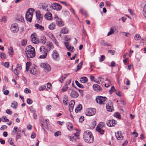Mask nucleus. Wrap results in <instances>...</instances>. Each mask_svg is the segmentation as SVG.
<instances>
[{
    "instance_id": "nucleus-1",
    "label": "nucleus",
    "mask_w": 146,
    "mask_h": 146,
    "mask_svg": "<svg viewBox=\"0 0 146 146\" xmlns=\"http://www.w3.org/2000/svg\"><path fill=\"white\" fill-rule=\"evenodd\" d=\"M25 52L27 58H32L35 56V48L30 45L27 47Z\"/></svg>"
},
{
    "instance_id": "nucleus-2",
    "label": "nucleus",
    "mask_w": 146,
    "mask_h": 146,
    "mask_svg": "<svg viewBox=\"0 0 146 146\" xmlns=\"http://www.w3.org/2000/svg\"><path fill=\"white\" fill-rule=\"evenodd\" d=\"M83 138L85 142L89 143H92L94 141V137L92 134L89 131H86L84 132Z\"/></svg>"
},
{
    "instance_id": "nucleus-3",
    "label": "nucleus",
    "mask_w": 146,
    "mask_h": 146,
    "mask_svg": "<svg viewBox=\"0 0 146 146\" xmlns=\"http://www.w3.org/2000/svg\"><path fill=\"white\" fill-rule=\"evenodd\" d=\"M34 12L35 10L33 9L29 8L27 9L25 16V18L27 21L30 22H31Z\"/></svg>"
},
{
    "instance_id": "nucleus-4",
    "label": "nucleus",
    "mask_w": 146,
    "mask_h": 146,
    "mask_svg": "<svg viewBox=\"0 0 146 146\" xmlns=\"http://www.w3.org/2000/svg\"><path fill=\"white\" fill-rule=\"evenodd\" d=\"M107 98L105 97L98 96L96 98V102L100 105L104 104L106 101Z\"/></svg>"
},
{
    "instance_id": "nucleus-5",
    "label": "nucleus",
    "mask_w": 146,
    "mask_h": 146,
    "mask_svg": "<svg viewBox=\"0 0 146 146\" xmlns=\"http://www.w3.org/2000/svg\"><path fill=\"white\" fill-rule=\"evenodd\" d=\"M40 51L42 53H43V54L40 56L39 57V58H46L47 53V50L45 49L44 46H41L40 48Z\"/></svg>"
},
{
    "instance_id": "nucleus-6",
    "label": "nucleus",
    "mask_w": 146,
    "mask_h": 146,
    "mask_svg": "<svg viewBox=\"0 0 146 146\" xmlns=\"http://www.w3.org/2000/svg\"><path fill=\"white\" fill-rule=\"evenodd\" d=\"M104 127V123L102 122H100L97 126L96 130L97 131L101 134H103L104 133V131L102 129Z\"/></svg>"
},
{
    "instance_id": "nucleus-7",
    "label": "nucleus",
    "mask_w": 146,
    "mask_h": 146,
    "mask_svg": "<svg viewBox=\"0 0 146 146\" xmlns=\"http://www.w3.org/2000/svg\"><path fill=\"white\" fill-rule=\"evenodd\" d=\"M46 35L56 44V46L58 45V42L56 41L53 34L49 32H46Z\"/></svg>"
},
{
    "instance_id": "nucleus-8",
    "label": "nucleus",
    "mask_w": 146,
    "mask_h": 146,
    "mask_svg": "<svg viewBox=\"0 0 146 146\" xmlns=\"http://www.w3.org/2000/svg\"><path fill=\"white\" fill-rule=\"evenodd\" d=\"M96 111L95 109L93 108H89L87 109L86 111V115L88 116H91L95 114Z\"/></svg>"
},
{
    "instance_id": "nucleus-9",
    "label": "nucleus",
    "mask_w": 146,
    "mask_h": 146,
    "mask_svg": "<svg viewBox=\"0 0 146 146\" xmlns=\"http://www.w3.org/2000/svg\"><path fill=\"white\" fill-rule=\"evenodd\" d=\"M40 66L42 68H43L46 72L50 71L51 70L50 65L47 63H41L40 64Z\"/></svg>"
},
{
    "instance_id": "nucleus-10",
    "label": "nucleus",
    "mask_w": 146,
    "mask_h": 146,
    "mask_svg": "<svg viewBox=\"0 0 146 146\" xmlns=\"http://www.w3.org/2000/svg\"><path fill=\"white\" fill-rule=\"evenodd\" d=\"M54 18L56 20V23L58 26L61 27L64 25V23L61 19L59 18L57 15H55Z\"/></svg>"
},
{
    "instance_id": "nucleus-11",
    "label": "nucleus",
    "mask_w": 146,
    "mask_h": 146,
    "mask_svg": "<svg viewBox=\"0 0 146 146\" xmlns=\"http://www.w3.org/2000/svg\"><path fill=\"white\" fill-rule=\"evenodd\" d=\"M52 57L53 60L55 61L58 60L59 59V54L58 52L56 50H54L52 54Z\"/></svg>"
},
{
    "instance_id": "nucleus-12",
    "label": "nucleus",
    "mask_w": 146,
    "mask_h": 146,
    "mask_svg": "<svg viewBox=\"0 0 146 146\" xmlns=\"http://www.w3.org/2000/svg\"><path fill=\"white\" fill-rule=\"evenodd\" d=\"M52 9L57 11H60L62 8V6L59 3H55L52 4L51 5Z\"/></svg>"
},
{
    "instance_id": "nucleus-13",
    "label": "nucleus",
    "mask_w": 146,
    "mask_h": 146,
    "mask_svg": "<svg viewBox=\"0 0 146 146\" xmlns=\"http://www.w3.org/2000/svg\"><path fill=\"white\" fill-rule=\"evenodd\" d=\"M11 31L14 33L18 32L19 30V28L17 24L16 23L13 24L11 27Z\"/></svg>"
},
{
    "instance_id": "nucleus-14",
    "label": "nucleus",
    "mask_w": 146,
    "mask_h": 146,
    "mask_svg": "<svg viewBox=\"0 0 146 146\" xmlns=\"http://www.w3.org/2000/svg\"><path fill=\"white\" fill-rule=\"evenodd\" d=\"M36 14L38 23H41L42 20L43 15H41L40 11H36Z\"/></svg>"
},
{
    "instance_id": "nucleus-15",
    "label": "nucleus",
    "mask_w": 146,
    "mask_h": 146,
    "mask_svg": "<svg viewBox=\"0 0 146 146\" xmlns=\"http://www.w3.org/2000/svg\"><path fill=\"white\" fill-rule=\"evenodd\" d=\"M31 40L33 43L36 44L39 42V40L36 35L32 34L31 36Z\"/></svg>"
},
{
    "instance_id": "nucleus-16",
    "label": "nucleus",
    "mask_w": 146,
    "mask_h": 146,
    "mask_svg": "<svg viewBox=\"0 0 146 146\" xmlns=\"http://www.w3.org/2000/svg\"><path fill=\"white\" fill-rule=\"evenodd\" d=\"M106 107L108 111L111 112L113 110V104L111 102L107 104L106 106Z\"/></svg>"
},
{
    "instance_id": "nucleus-17",
    "label": "nucleus",
    "mask_w": 146,
    "mask_h": 146,
    "mask_svg": "<svg viewBox=\"0 0 146 146\" xmlns=\"http://www.w3.org/2000/svg\"><path fill=\"white\" fill-rule=\"evenodd\" d=\"M64 44L68 50L72 52L74 51V47L71 46L70 45L69 43V42H64Z\"/></svg>"
},
{
    "instance_id": "nucleus-18",
    "label": "nucleus",
    "mask_w": 146,
    "mask_h": 146,
    "mask_svg": "<svg viewBox=\"0 0 146 146\" xmlns=\"http://www.w3.org/2000/svg\"><path fill=\"white\" fill-rule=\"evenodd\" d=\"M107 125L110 127L114 126L116 124V121L113 119L108 121L107 123Z\"/></svg>"
},
{
    "instance_id": "nucleus-19",
    "label": "nucleus",
    "mask_w": 146,
    "mask_h": 146,
    "mask_svg": "<svg viewBox=\"0 0 146 146\" xmlns=\"http://www.w3.org/2000/svg\"><path fill=\"white\" fill-rule=\"evenodd\" d=\"M115 136L117 139L119 140H121L123 139V137L121 135L120 131H118L115 134Z\"/></svg>"
},
{
    "instance_id": "nucleus-20",
    "label": "nucleus",
    "mask_w": 146,
    "mask_h": 146,
    "mask_svg": "<svg viewBox=\"0 0 146 146\" xmlns=\"http://www.w3.org/2000/svg\"><path fill=\"white\" fill-rule=\"evenodd\" d=\"M75 103V101L73 100H71L70 102L69 105V110L70 111L73 110Z\"/></svg>"
},
{
    "instance_id": "nucleus-21",
    "label": "nucleus",
    "mask_w": 146,
    "mask_h": 146,
    "mask_svg": "<svg viewBox=\"0 0 146 146\" xmlns=\"http://www.w3.org/2000/svg\"><path fill=\"white\" fill-rule=\"evenodd\" d=\"M78 92L75 90H72L70 94V96L71 97L76 98L78 96Z\"/></svg>"
},
{
    "instance_id": "nucleus-22",
    "label": "nucleus",
    "mask_w": 146,
    "mask_h": 146,
    "mask_svg": "<svg viewBox=\"0 0 146 146\" xmlns=\"http://www.w3.org/2000/svg\"><path fill=\"white\" fill-rule=\"evenodd\" d=\"M93 88L94 90L96 92L100 91L102 90V88L100 87L98 84H96L93 85Z\"/></svg>"
},
{
    "instance_id": "nucleus-23",
    "label": "nucleus",
    "mask_w": 146,
    "mask_h": 146,
    "mask_svg": "<svg viewBox=\"0 0 146 146\" xmlns=\"http://www.w3.org/2000/svg\"><path fill=\"white\" fill-rule=\"evenodd\" d=\"M44 17L46 19L48 20H51L52 19V14L50 13L46 14Z\"/></svg>"
},
{
    "instance_id": "nucleus-24",
    "label": "nucleus",
    "mask_w": 146,
    "mask_h": 146,
    "mask_svg": "<svg viewBox=\"0 0 146 146\" xmlns=\"http://www.w3.org/2000/svg\"><path fill=\"white\" fill-rule=\"evenodd\" d=\"M46 46L49 49H51L53 48V46L52 43L50 42H48L46 44Z\"/></svg>"
},
{
    "instance_id": "nucleus-25",
    "label": "nucleus",
    "mask_w": 146,
    "mask_h": 146,
    "mask_svg": "<svg viewBox=\"0 0 146 146\" xmlns=\"http://www.w3.org/2000/svg\"><path fill=\"white\" fill-rule=\"evenodd\" d=\"M8 50L9 55L11 57L14 52L13 49L12 47H10L9 48Z\"/></svg>"
},
{
    "instance_id": "nucleus-26",
    "label": "nucleus",
    "mask_w": 146,
    "mask_h": 146,
    "mask_svg": "<svg viewBox=\"0 0 146 146\" xmlns=\"http://www.w3.org/2000/svg\"><path fill=\"white\" fill-rule=\"evenodd\" d=\"M66 125L69 131H72L73 127L72 124L70 122H68L67 123Z\"/></svg>"
},
{
    "instance_id": "nucleus-27",
    "label": "nucleus",
    "mask_w": 146,
    "mask_h": 146,
    "mask_svg": "<svg viewBox=\"0 0 146 146\" xmlns=\"http://www.w3.org/2000/svg\"><path fill=\"white\" fill-rule=\"evenodd\" d=\"M80 81L82 83H86L88 81V78L86 77H83L80 78Z\"/></svg>"
},
{
    "instance_id": "nucleus-28",
    "label": "nucleus",
    "mask_w": 146,
    "mask_h": 146,
    "mask_svg": "<svg viewBox=\"0 0 146 146\" xmlns=\"http://www.w3.org/2000/svg\"><path fill=\"white\" fill-rule=\"evenodd\" d=\"M35 27H36L37 29H39L41 31H43L44 30V27H43L38 24H36L35 25Z\"/></svg>"
},
{
    "instance_id": "nucleus-29",
    "label": "nucleus",
    "mask_w": 146,
    "mask_h": 146,
    "mask_svg": "<svg viewBox=\"0 0 146 146\" xmlns=\"http://www.w3.org/2000/svg\"><path fill=\"white\" fill-rule=\"evenodd\" d=\"M31 73L33 75H35L36 72V70L34 67H33L30 70Z\"/></svg>"
},
{
    "instance_id": "nucleus-30",
    "label": "nucleus",
    "mask_w": 146,
    "mask_h": 146,
    "mask_svg": "<svg viewBox=\"0 0 146 146\" xmlns=\"http://www.w3.org/2000/svg\"><path fill=\"white\" fill-rule=\"evenodd\" d=\"M55 25L53 23H52L48 26V28L50 30H53L55 28Z\"/></svg>"
},
{
    "instance_id": "nucleus-31",
    "label": "nucleus",
    "mask_w": 146,
    "mask_h": 146,
    "mask_svg": "<svg viewBox=\"0 0 146 146\" xmlns=\"http://www.w3.org/2000/svg\"><path fill=\"white\" fill-rule=\"evenodd\" d=\"M68 31L67 28L66 27H64L62 28L61 31V33L64 34H66L68 33Z\"/></svg>"
},
{
    "instance_id": "nucleus-32",
    "label": "nucleus",
    "mask_w": 146,
    "mask_h": 146,
    "mask_svg": "<svg viewBox=\"0 0 146 146\" xmlns=\"http://www.w3.org/2000/svg\"><path fill=\"white\" fill-rule=\"evenodd\" d=\"M98 79L99 80L96 81H95V82L97 83L98 84H101L102 83V82L104 81V79L102 78L101 77H99L98 78Z\"/></svg>"
},
{
    "instance_id": "nucleus-33",
    "label": "nucleus",
    "mask_w": 146,
    "mask_h": 146,
    "mask_svg": "<svg viewBox=\"0 0 146 146\" xmlns=\"http://www.w3.org/2000/svg\"><path fill=\"white\" fill-rule=\"evenodd\" d=\"M41 5L42 9H46L48 6V4L46 3H42Z\"/></svg>"
},
{
    "instance_id": "nucleus-34",
    "label": "nucleus",
    "mask_w": 146,
    "mask_h": 146,
    "mask_svg": "<svg viewBox=\"0 0 146 146\" xmlns=\"http://www.w3.org/2000/svg\"><path fill=\"white\" fill-rule=\"evenodd\" d=\"M83 63L82 62H81L77 65V69L76 70H75L76 72H77L79 70L82 68V65Z\"/></svg>"
},
{
    "instance_id": "nucleus-35",
    "label": "nucleus",
    "mask_w": 146,
    "mask_h": 146,
    "mask_svg": "<svg viewBox=\"0 0 146 146\" xmlns=\"http://www.w3.org/2000/svg\"><path fill=\"white\" fill-rule=\"evenodd\" d=\"M0 57L2 59H6V55L4 52H0Z\"/></svg>"
},
{
    "instance_id": "nucleus-36",
    "label": "nucleus",
    "mask_w": 146,
    "mask_h": 146,
    "mask_svg": "<svg viewBox=\"0 0 146 146\" xmlns=\"http://www.w3.org/2000/svg\"><path fill=\"white\" fill-rule=\"evenodd\" d=\"M17 102H13L11 105V107L13 108H16L17 107Z\"/></svg>"
},
{
    "instance_id": "nucleus-37",
    "label": "nucleus",
    "mask_w": 146,
    "mask_h": 146,
    "mask_svg": "<svg viewBox=\"0 0 146 146\" xmlns=\"http://www.w3.org/2000/svg\"><path fill=\"white\" fill-rule=\"evenodd\" d=\"M82 108V106L81 104L78 105L76 108L75 109V111L76 112H78V111H80Z\"/></svg>"
},
{
    "instance_id": "nucleus-38",
    "label": "nucleus",
    "mask_w": 146,
    "mask_h": 146,
    "mask_svg": "<svg viewBox=\"0 0 146 146\" xmlns=\"http://www.w3.org/2000/svg\"><path fill=\"white\" fill-rule=\"evenodd\" d=\"M141 38V36L139 34H137L135 35L134 38L135 40H139Z\"/></svg>"
},
{
    "instance_id": "nucleus-39",
    "label": "nucleus",
    "mask_w": 146,
    "mask_h": 146,
    "mask_svg": "<svg viewBox=\"0 0 146 146\" xmlns=\"http://www.w3.org/2000/svg\"><path fill=\"white\" fill-rule=\"evenodd\" d=\"M46 38L45 36H41V41L42 43L45 44L46 42Z\"/></svg>"
},
{
    "instance_id": "nucleus-40",
    "label": "nucleus",
    "mask_w": 146,
    "mask_h": 146,
    "mask_svg": "<svg viewBox=\"0 0 146 146\" xmlns=\"http://www.w3.org/2000/svg\"><path fill=\"white\" fill-rule=\"evenodd\" d=\"M143 14L144 17L146 18V4L144 5L143 8Z\"/></svg>"
},
{
    "instance_id": "nucleus-41",
    "label": "nucleus",
    "mask_w": 146,
    "mask_h": 146,
    "mask_svg": "<svg viewBox=\"0 0 146 146\" xmlns=\"http://www.w3.org/2000/svg\"><path fill=\"white\" fill-rule=\"evenodd\" d=\"M68 88V87L67 86L65 85V86L62 87L61 89V92H65L67 90Z\"/></svg>"
},
{
    "instance_id": "nucleus-42",
    "label": "nucleus",
    "mask_w": 146,
    "mask_h": 146,
    "mask_svg": "<svg viewBox=\"0 0 146 146\" xmlns=\"http://www.w3.org/2000/svg\"><path fill=\"white\" fill-rule=\"evenodd\" d=\"M1 64L6 68H8L9 66V63L8 62H2Z\"/></svg>"
},
{
    "instance_id": "nucleus-43",
    "label": "nucleus",
    "mask_w": 146,
    "mask_h": 146,
    "mask_svg": "<svg viewBox=\"0 0 146 146\" xmlns=\"http://www.w3.org/2000/svg\"><path fill=\"white\" fill-rule=\"evenodd\" d=\"M122 34L123 35L127 37H130L131 35L129 33L127 32H123L122 33Z\"/></svg>"
},
{
    "instance_id": "nucleus-44",
    "label": "nucleus",
    "mask_w": 146,
    "mask_h": 146,
    "mask_svg": "<svg viewBox=\"0 0 146 146\" xmlns=\"http://www.w3.org/2000/svg\"><path fill=\"white\" fill-rule=\"evenodd\" d=\"M75 83L76 85L79 87L81 88H83L84 87L83 86L80 84L78 81H76Z\"/></svg>"
},
{
    "instance_id": "nucleus-45",
    "label": "nucleus",
    "mask_w": 146,
    "mask_h": 146,
    "mask_svg": "<svg viewBox=\"0 0 146 146\" xmlns=\"http://www.w3.org/2000/svg\"><path fill=\"white\" fill-rule=\"evenodd\" d=\"M114 116L116 118H117L118 119H120L121 118L120 115L119 114L118 112L115 113L114 114Z\"/></svg>"
},
{
    "instance_id": "nucleus-46",
    "label": "nucleus",
    "mask_w": 146,
    "mask_h": 146,
    "mask_svg": "<svg viewBox=\"0 0 146 146\" xmlns=\"http://www.w3.org/2000/svg\"><path fill=\"white\" fill-rule=\"evenodd\" d=\"M114 31V29L112 28H111L110 29V32L108 33L107 35L109 36L111 35V34L113 33Z\"/></svg>"
},
{
    "instance_id": "nucleus-47",
    "label": "nucleus",
    "mask_w": 146,
    "mask_h": 146,
    "mask_svg": "<svg viewBox=\"0 0 146 146\" xmlns=\"http://www.w3.org/2000/svg\"><path fill=\"white\" fill-rule=\"evenodd\" d=\"M80 134V131L78 130H77V132L75 133L74 134V137H76L77 139H78V137L79 136V135Z\"/></svg>"
},
{
    "instance_id": "nucleus-48",
    "label": "nucleus",
    "mask_w": 146,
    "mask_h": 146,
    "mask_svg": "<svg viewBox=\"0 0 146 146\" xmlns=\"http://www.w3.org/2000/svg\"><path fill=\"white\" fill-rule=\"evenodd\" d=\"M21 45L22 46H25L26 45L27 43V40L26 39H24L21 42Z\"/></svg>"
},
{
    "instance_id": "nucleus-49",
    "label": "nucleus",
    "mask_w": 146,
    "mask_h": 146,
    "mask_svg": "<svg viewBox=\"0 0 146 146\" xmlns=\"http://www.w3.org/2000/svg\"><path fill=\"white\" fill-rule=\"evenodd\" d=\"M46 88V86L44 85L41 86L39 88V90L40 91H42L44 90Z\"/></svg>"
},
{
    "instance_id": "nucleus-50",
    "label": "nucleus",
    "mask_w": 146,
    "mask_h": 146,
    "mask_svg": "<svg viewBox=\"0 0 146 146\" xmlns=\"http://www.w3.org/2000/svg\"><path fill=\"white\" fill-rule=\"evenodd\" d=\"M96 121H93L92 123V126H91V127H90L92 129H93L94 128L96 125Z\"/></svg>"
},
{
    "instance_id": "nucleus-51",
    "label": "nucleus",
    "mask_w": 146,
    "mask_h": 146,
    "mask_svg": "<svg viewBox=\"0 0 146 146\" xmlns=\"http://www.w3.org/2000/svg\"><path fill=\"white\" fill-rule=\"evenodd\" d=\"M14 72L16 75H18L19 74V71L17 69L15 68L13 71Z\"/></svg>"
},
{
    "instance_id": "nucleus-52",
    "label": "nucleus",
    "mask_w": 146,
    "mask_h": 146,
    "mask_svg": "<svg viewBox=\"0 0 146 146\" xmlns=\"http://www.w3.org/2000/svg\"><path fill=\"white\" fill-rule=\"evenodd\" d=\"M2 120L3 122L7 121H8V119L5 116L3 117L2 118Z\"/></svg>"
},
{
    "instance_id": "nucleus-53",
    "label": "nucleus",
    "mask_w": 146,
    "mask_h": 146,
    "mask_svg": "<svg viewBox=\"0 0 146 146\" xmlns=\"http://www.w3.org/2000/svg\"><path fill=\"white\" fill-rule=\"evenodd\" d=\"M66 78V77L65 76H62L60 79V82L62 83H63L64 80Z\"/></svg>"
},
{
    "instance_id": "nucleus-54",
    "label": "nucleus",
    "mask_w": 146,
    "mask_h": 146,
    "mask_svg": "<svg viewBox=\"0 0 146 146\" xmlns=\"http://www.w3.org/2000/svg\"><path fill=\"white\" fill-rule=\"evenodd\" d=\"M61 134V132L60 131H58L55 133L54 135L55 137H58Z\"/></svg>"
},
{
    "instance_id": "nucleus-55",
    "label": "nucleus",
    "mask_w": 146,
    "mask_h": 146,
    "mask_svg": "<svg viewBox=\"0 0 146 146\" xmlns=\"http://www.w3.org/2000/svg\"><path fill=\"white\" fill-rule=\"evenodd\" d=\"M71 82V79L70 78H69L67 80V81L66 82L65 84L66 86H68V85L70 84V83Z\"/></svg>"
},
{
    "instance_id": "nucleus-56",
    "label": "nucleus",
    "mask_w": 146,
    "mask_h": 146,
    "mask_svg": "<svg viewBox=\"0 0 146 146\" xmlns=\"http://www.w3.org/2000/svg\"><path fill=\"white\" fill-rule=\"evenodd\" d=\"M24 91L26 93H30L31 92V91L27 88H25V89Z\"/></svg>"
},
{
    "instance_id": "nucleus-57",
    "label": "nucleus",
    "mask_w": 146,
    "mask_h": 146,
    "mask_svg": "<svg viewBox=\"0 0 146 146\" xmlns=\"http://www.w3.org/2000/svg\"><path fill=\"white\" fill-rule=\"evenodd\" d=\"M76 138L74 136L70 137V140L72 142H75L76 141Z\"/></svg>"
},
{
    "instance_id": "nucleus-58",
    "label": "nucleus",
    "mask_w": 146,
    "mask_h": 146,
    "mask_svg": "<svg viewBox=\"0 0 146 146\" xmlns=\"http://www.w3.org/2000/svg\"><path fill=\"white\" fill-rule=\"evenodd\" d=\"M105 57L104 56L102 55L101 56L100 59V61L101 62L104 60L105 59Z\"/></svg>"
},
{
    "instance_id": "nucleus-59",
    "label": "nucleus",
    "mask_w": 146,
    "mask_h": 146,
    "mask_svg": "<svg viewBox=\"0 0 146 146\" xmlns=\"http://www.w3.org/2000/svg\"><path fill=\"white\" fill-rule=\"evenodd\" d=\"M8 142L10 144L12 145L13 144V142L12 141V138H10L9 139Z\"/></svg>"
},
{
    "instance_id": "nucleus-60",
    "label": "nucleus",
    "mask_w": 146,
    "mask_h": 146,
    "mask_svg": "<svg viewBox=\"0 0 146 146\" xmlns=\"http://www.w3.org/2000/svg\"><path fill=\"white\" fill-rule=\"evenodd\" d=\"M27 102L29 104H31L33 102L32 100L30 98H28L27 100Z\"/></svg>"
},
{
    "instance_id": "nucleus-61",
    "label": "nucleus",
    "mask_w": 146,
    "mask_h": 146,
    "mask_svg": "<svg viewBox=\"0 0 146 146\" xmlns=\"http://www.w3.org/2000/svg\"><path fill=\"white\" fill-rule=\"evenodd\" d=\"M64 40L66 41H69L70 40V37L68 36H66L65 37Z\"/></svg>"
},
{
    "instance_id": "nucleus-62",
    "label": "nucleus",
    "mask_w": 146,
    "mask_h": 146,
    "mask_svg": "<svg viewBox=\"0 0 146 146\" xmlns=\"http://www.w3.org/2000/svg\"><path fill=\"white\" fill-rule=\"evenodd\" d=\"M0 21L1 22L3 21L5 22H6L7 21V19L6 17H3L0 20Z\"/></svg>"
},
{
    "instance_id": "nucleus-63",
    "label": "nucleus",
    "mask_w": 146,
    "mask_h": 146,
    "mask_svg": "<svg viewBox=\"0 0 146 146\" xmlns=\"http://www.w3.org/2000/svg\"><path fill=\"white\" fill-rule=\"evenodd\" d=\"M100 43L101 44L104 46H105L107 45V44L103 40H102L101 41Z\"/></svg>"
},
{
    "instance_id": "nucleus-64",
    "label": "nucleus",
    "mask_w": 146,
    "mask_h": 146,
    "mask_svg": "<svg viewBox=\"0 0 146 146\" xmlns=\"http://www.w3.org/2000/svg\"><path fill=\"white\" fill-rule=\"evenodd\" d=\"M17 68H18L19 70H21L22 68L21 65L19 64H18L17 66Z\"/></svg>"
}]
</instances>
